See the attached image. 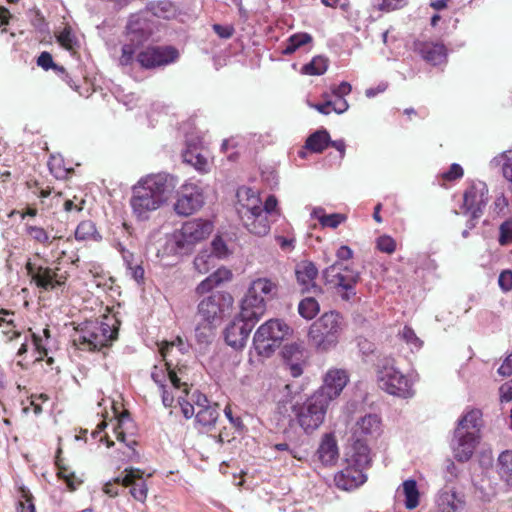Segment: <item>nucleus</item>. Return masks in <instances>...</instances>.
Masks as SVG:
<instances>
[{
	"label": "nucleus",
	"mask_w": 512,
	"mask_h": 512,
	"mask_svg": "<svg viewBox=\"0 0 512 512\" xmlns=\"http://www.w3.org/2000/svg\"><path fill=\"white\" fill-rule=\"evenodd\" d=\"M212 251L210 252L215 259L225 258L228 255V248L221 237H216L211 243Z\"/></svg>",
	"instance_id": "nucleus-48"
},
{
	"label": "nucleus",
	"mask_w": 512,
	"mask_h": 512,
	"mask_svg": "<svg viewBox=\"0 0 512 512\" xmlns=\"http://www.w3.org/2000/svg\"><path fill=\"white\" fill-rule=\"evenodd\" d=\"M331 96L322 95V114L335 112L341 114L348 109V103L344 96L351 92V85L348 82H342L332 90Z\"/></svg>",
	"instance_id": "nucleus-19"
},
{
	"label": "nucleus",
	"mask_w": 512,
	"mask_h": 512,
	"mask_svg": "<svg viewBox=\"0 0 512 512\" xmlns=\"http://www.w3.org/2000/svg\"><path fill=\"white\" fill-rule=\"evenodd\" d=\"M351 441L352 443L345 454L346 464L366 473L372 465L371 450L365 440L356 438L351 439Z\"/></svg>",
	"instance_id": "nucleus-16"
},
{
	"label": "nucleus",
	"mask_w": 512,
	"mask_h": 512,
	"mask_svg": "<svg viewBox=\"0 0 512 512\" xmlns=\"http://www.w3.org/2000/svg\"><path fill=\"white\" fill-rule=\"evenodd\" d=\"M292 333L291 328L280 319H270L255 332L253 345L258 355L270 357L281 342Z\"/></svg>",
	"instance_id": "nucleus-6"
},
{
	"label": "nucleus",
	"mask_w": 512,
	"mask_h": 512,
	"mask_svg": "<svg viewBox=\"0 0 512 512\" xmlns=\"http://www.w3.org/2000/svg\"><path fill=\"white\" fill-rule=\"evenodd\" d=\"M219 417L218 405L212 404L196 411V422L204 428H212Z\"/></svg>",
	"instance_id": "nucleus-35"
},
{
	"label": "nucleus",
	"mask_w": 512,
	"mask_h": 512,
	"mask_svg": "<svg viewBox=\"0 0 512 512\" xmlns=\"http://www.w3.org/2000/svg\"><path fill=\"white\" fill-rule=\"evenodd\" d=\"M401 491L405 496V507L408 510H413L419 505V490L417 487V482L414 479L405 480L401 485ZM400 492V488L398 489Z\"/></svg>",
	"instance_id": "nucleus-33"
},
{
	"label": "nucleus",
	"mask_w": 512,
	"mask_h": 512,
	"mask_svg": "<svg viewBox=\"0 0 512 512\" xmlns=\"http://www.w3.org/2000/svg\"><path fill=\"white\" fill-rule=\"evenodd\" d=\"M303 75H320V56H314L312 60L301 68Z\"/></svg>",
	"instance_id": "nucleus-54"
},
{
	"label": "nucleus",
	"mask_w": 512,
	"mask_h": 512,
	"mask_svg": "<svg viewBox=\"0 0 512 512\" xmlns=\"http://www.w3.org/2000/svg\"><path fill=\"white\" fill-rule=\"evenodd\" d=\"M367 481V474L362 472L361 469L348 465L341 471L335 474L334 484L338 489L343 491L354 490Z\"/></svg>",
	"instance_id": "nucleus-21"
},
{
	"label": "nucleus",
	"mask_w": 512,
	"mask_h": 512,
	"mask_svg": "<svg viewBox=\"0 0 512 512\" xmlns=\"http://www.w3.org/2000/svg\"><path fill=\"white\" fill-rule=\"evenodd\" d=\"M115 320L105 317L104 321L88 320L75 328L73 343L82 350L95 351L111 345L117 338Z\"/></svg>",
	"instance_id": "nucleus-2"
},
{
	"label": "nucleus",
	"mask_w": 512,
	"mask_h": 512,
	"mask_svg": "<svg viewBox=\"0 0 512 512\" xmlns=\"http://www.w3.org/2000/svg\"><path fill=\"white\" fill-rule=\"evenodd\" d=\"M348 375L344 370H329L322 381V404L328 403L337 398L344 387L347 385ZM325 414L324 405H322V416Z\"/></svg>",
	"instance_id": "nucleus-13"
},
{
	"label": "nucleus",
	"mask_w": 512,
	"mask_h": 512,
	"mask_svg": "<svg viewBox=\"0 0 512 512\" xmlns=\"http://www.w3.org/2000/svg\"><path fill=\"white\" fill-rule=\"evenodd\" d=\"M436 503L440 512H459L465 506L463 496L449 487L441 489L437 495Z\"/></svg>",
	"instance_id": "nucleus-24"
},
{
	"label": "nucleus",
	"mask_w": 512,
	"mask_h": 512,
	"mask_svg": "<svg viewBox=\"0 0 512 512\" xmlns=\"http://www.w3.org/2000/svg\"><path fill=\"white\" fill-rule=\"evenodd\" d=\"M27 233L35 241L45 244L49 242V235L46 230L38 226H28Z\"/></svg>",
	"instance_id": "nucleus-51"
},
{
	"label": "nucleus",
	"mask_w": 512,
	"mask_h": 512,
	"mask_svg": "<svg viewBox=\"0 0 512 512\" xmlns=\"http://www.w3.org/2000/svg\"><path fill=\"white\" fill-rule=\"evenodd\" d=\"M399 335L407 344L414 348H420L422 345L421 340L416 336L414 330L408 326H405Z\"/></svg>",
	"instance_id": "nucleus-49"
},
{
	"label": "nucleus",
	"mask_w": 512,
	"mask_h": 512,
	"mask_svg": "<svg viewBox=\"0 0 512 512\" xmlns=\"http://www.w3.org/2000/svg\"><path fill=\"white\" fill-rule=\"evenodd\" d=\"M138 45L135 43H127L122 46L121 49V56L119 58V63L122 66H128L131 65L135 59V52Z\"/></svg>",
	"instance_id": "nucleus-44"
},
{
	"label": "nucleus",
	"mask_w": 512,
	"mask_h": 512,
	"mask_svg": "<svg viewBox=\"0 0 512 512\" xmlns=\"http://www.w3.org/2000/svg\"><path fill=\"white\" fill-rule=\"evenodd\" d=\"M319 310V304L317 300L313 297H307L303 299L298 306L299 314L307 320L313 319L317 315Z\"/></svg>",
	"instance_id": "nucleus-39"
},
{
	"label": "nucleus",
	"mask_w": 512,
	"mask_h": 512,
	"mask_svg": "<svg viewBox=\"0 0 512 512\" xmlns=\"http://www.w3.org/2000/svg\"><path fill=\"white\" fill-rule=\"evenodd\" d=\"M33 281L44 290H52L64 284V279L57 277L55 271L49 267H37L36 275H33Z\"/></svg>",
	"instance_id": "nucleus-27"
},
{
	"label": "nucleus",
	"mask_w": 512,
	"mask_h": 512,
	"mask_svg": "<svg viewBox=\"0 0 512 512\" xmlns=\"http://www.w3.org/2000/svg\"><path fill=\"white\" fill-rule=\"evenodd\" d=\"M177 347L178 350L184 354L188 351V345L184 342V340L181 337H177L174 341L168 342H162L160 344V353L163 357V359L166 361V357L169 354V352L174 348Z\"/></svg>",
	"instance_id": "nucleus-41"
},
{
	"label": "nucleus",
	"mask_w": 512,
	"mask_h": 512,
	"mask_svg": "<svg viewBox=\"0 0 512 512\" xmlns=\"http://www.w3.org/2000/svg\"><path fill=\"white\" fill-rule=\"evenodd\" d=\"M312 40L311 36L307 33H298L290 36L285 42L282 53L290 55L294 53L300 46L309 43Z\"/></svg>",
	"instance_id": "nucleus-38"
},
{
	"label": "nucleus",
	"mask_w": 512,
	"mask_h": 512,
	"mask_svg": "<svg viewBox=\"0 0 512 512\" xmlns=\"http://www.w3.org/2000/svg\"><path fill=\"white\" fill-rule=\"evenodd\" d=\"M75 239L77 241H95L99 242L102 236L97 231L94 222L90 220L82 221L75 230Z\"/></svg>",
	"instance_id": "nucleus-34"
},
{
	"label": "nucleus",
	"mask_w": 512,
	"mask_h": 512,
	"mask_svg": "<svg viewBox=\"0 0 512 512\" xmlns=\"http://www.w3.org/2000/svg\"><path fill=\"white\" fill-rule=\"evenodd\" d=\"M179 52L171 46H150L140 51L136 61L144 69H154L175 62Z\"/></svg>",
	"instance_id": "nucleus-10"
},
{
	"label": "nucleus",
	"mask_w": 512,
	"mask_h": 512,
	"mask_svg": "<svg viewBox=\"0 0 512 512\" xmlns=\"http://www.w3.org/2000/svg\"><path fill=\"white\" fill-rule=\"evenodd\" d=\"M56 464H57L58 469H59V471H58V476H59L60 478H62V479L66 482V484H67L68 488H69L71 491L76 490V489H77V487L80 485L81 480H80V479H78V478L74 475V473H70V472H68V470H67L66 468H64V467H62V466L60 465L59 455H57V457H56Z\"/></svg>",
	"instance_id": "nucleus-43"
},
{
	"label": "nucleus",
	"mask_w": 512,
	"mask_h": 512,
	"mask_svg": "<svg viewBox=\"0 0 512 512\" xmlns=\"http://www.w3.org/2000/svg\"><path fill=\"white\" fill-rule=\"evenodd\" d=\"M124 473V476L116 477L115 482L121 483L123 486H131L130 494L132 497L139 502H145L148 487L142 479L143 472L136 468H126Z\"/></svg>",
	"instance_id": "nucleus-18"
},
{
	"label": "nucleus",
	"mask_w": 512,
	"mask_h": 512,
	"mask_svg": "<svg viewBox=\"0 0 512 512\" xmlns=\"http://www.w3.org/2000/svg\"><path fill=\"white\" fill-rule=\"evenodd\" d=\"M213 330H205L204 323L200 321L195 328V335L199 343H208Z\"/></svg>",
	"instance_id": "nucleus-57"
},
{
	"label": "nucleus",
	"mask_w": 512,
	"mask_h": 512,
	"mask_svg": "<svg viewBox=\"0 0 512 512\" xmlns=\"http://www.w3.org/2000/svg\"><path fill=\"white\" fill-rule=\"evenodd\" d=\"M339 458L337 442L332 434L322 438V465H333Z\"/></svg>",
	"instance_id": "nucleus-32"
},
{
	"label": "nucleus",
	"mask_w": 512,
	"mask_h": 512,
	"mask_svg": "<svg viewBox=\"0 0 512 512\" xmlns=\"http://www.w3.org/2000/svg\"><path fill=\"white\" fill-rule=\"evenodd\" d=\"M498 243L500 246L512 244V217L507 218L499 225Z\"/></svg>",
	"instance_id": "nucleus-40"
},
{
	"label": "nucleus",
	"mask_w": 512,
	"mask_h": 512,
	"mask_svg": "<svg viewBox=\"0 0 512 512\" xmlns=\"http://www.w3.org/2000/svg\"><path fill=\"white\" fill-rule=\"evenodd\" d=\"M56 464H57L58 469H59V471H58V476H59L60 478H62V479L66 482V484H67L68 488H69L71 491L76 490V489H77V487L80 485L81 480H80V479H78V478L74 475V473H70V472H68V470H67L66 468H64V467H62V466L60 465L59 455H57V457H56Z\"/></svg>",
	"instance_id": "nucleus-42"
},
{
	"label": "nucleus",
	"mask_w": 512,
	"mask_h": 512,
	"mask_svg": "<svg viewBox=\"0 0 512 512\" xmlns=\"http://www.w3.org/2000/svg\"><path fill=\"white\" fill-rule=\"evenodd\" d=\"M344 326L343 317L339 312L330 311L322 315V350L337 345Z\"/></svg>",
	"instance_id": "nucleus-12"
},
{
	"label": "nucleus",
	"mask_w": 512,
	"mask_h": 512,
	"mask_svg": "<svg viewBox=\"0 0 512 512\" xmlns=\"http://www.w3.org/2000/svg\"><path fill=\"white\" fill-rule=\"evenodd\" d=\"M275 289V283L267 278H258L252 281L241 301L239 315L244 320H250L256 324L266 311L265 296L272 294Z\"/></svg>",
	"instance_id": "nucleus-4"
},
{
	"label": "nucleus",
	"mask_w": 512,
	"mask_h": 512,
	"mask_svg": "<svg viewBox=\"0 0 512 512\" xmlns=\"http://www.w3.org/2000/svg\"><path fill=\"white\" fill-rule=\"evenodd\" d=\"M236 211L240 218H244L252 211L262 207V201L256 191L249 187H240L236 192Z\"/></svg>",
	"instance_id": "nucleus-22"
},
{
	"label": "nucleus",
	"mask_w": 512,
	"mask_h": 512,
	"mask_svg": "<svg viewBox=\"0 0 512 512\" xmlns=\"http://www.w3.org/2000/svg\"><path fill=\"white\" fill-rule=\"evenodd\" d=\"M275 240L278 243V245L281 247V249L285 252H290L294 249V243H295L294 238H287V237L278 235L275 237Z\"/></svg>",
	"instance_id": "nucleus-63"
},
{
	"label": "nucleus",
	"mask_w": 512,
	"mask_h": 512,
	"mask_svg": "<svg viewBox=\"0 0 512 512\" xmlns=\"http://www.w3.org/2000/svg\"><path fill=\"white\" fill-rule=\"evenodd\" d=\"M215 287H217V281H214L210 276H208L198 284L196 287V292L198 294H204L211 291Z\"/></svg>",
	"instance_id": "nucleus-61"
},
{
	"label": "nucleus",
	"mask_w": 512,
	"mask_h": 512,
	"mask_svg": "<svg viewBox=\"0 0 512 512\" xmlns=\"http://www.w3.org/2000/svg\"><path fill=\"white\" fill-rule=\"evenodd\" d=\"M233 297L226 292H216L200 301L197 315L205 330H213L233 308Z\"/></svg>",
	"instance_id": "nucleus-7"
},
{
	"label": "nucleus",
	"mask_w": 512,
	"mask_h": 512,
	"mask_svg": "<svg viewBox=\"0 0 512 512\" xmlns=\"http://www.w3.org/2000/svg\"><path fill=\"white\" fill-rule=\"evenodd\" d=\"M346 220V215L341 213L323 214L322 227L337 228Z\"/></svg>",
	"instance_id": "nucleus-46"
},
{
	"label": "nucleus",
	"mask_w": 512,
	"mask_h": 512,
	"mask_svg": "<svg viewBox=\"0 0 512 512\" xmlns=\"http://www.w3.org/2000/svg\"><path fill=\"white\" fill-rule=\"evenodd\" d=\"M33 344L36 352L38 353V357H36V361L43 360L44 356H47V340H45L41 335L36 333L32 334Z\"/></svg>",
	"instance_id": "nucleus-50"
},
{
	"label": "nucleus",
	"mask_w": 512,
	"mask_h": 512,
	"mask_svg": "<svg viewBox=\"0 0 512 512\" xmlns=\"http://www.w3.org/2000/svg\"><path fill=\"white\" fill-rule=\"evenodd\" d=\"M498 473L508 484H512V451L506 450L498 457Z\"/></svg>",
	"instance_id": "nucleus-36"
},
{
	"label": "nucleus",
	"mask_w": 512,
	"mask_h": 512,
	"mask_svg": "<svg viewBox=\"0 0 512 512\" xmlns=\"http://www.w3.org/2000/svg\"><path fill=\"white\" fill-rule=\"evenodd\" d=\"M38 66L42 67L44 70H48L50 68L58 69V67L54 64L52 56L48 52H42L37 59Z\"/></svg>",
	"instance_id": "nucleus-60"
},
{
	"label": "nucleus",
	"mask_w": 512,
	"mask_h": 512,
	"mask_svg": "<svg viewBox=\"0 0 512 512\" xmlns=\"http://www.w3.org/2000/svg\"><path fill=\"white\" fill-rule=\"evenodd\" d=\"M126 29L129 41L138 46L147 41L150 37V31L147 28L146 21L139 17L131 18Z\"/></svg>",
	"instance_id": "nucleus-29"
},
{
	"label": "nucleus",
	"mask_w": 512,
	"mask_h": 512,
	"mask_svg": "<svg viewBox=\"0 0 512 512\" xmlns=\"http://www.w3.org/2000/svg\"><path fill=\"white\" fill-rule=\"evenodd\" d=\"M57 41L63 48L67 50H72L76 43L75 37L71 31V28L69 27H66L62 32L59 33L57 36Z\"/></svg>",
	"instance_id": "nucleus-47"
},
{
	"label": "nucleus",
	"mask_w": 512,
	"mask_h": 512,
	"mask_svg": "<svg viewBox=\"0 0 512 512\" xmlns=\"http://www.w3.org/2000/svg\"><path fill=\"white\" fill-rule=\"evenodd\" d=\"M463 169L459 164H452L450 169L443 173V178L448 181L459 179L463 176Z\"/></svg>",
	"instance_id": "nucleus-59"
},
{
	"label": "nucleus",
	"mask_w": 512,
	"mask_h": 512,
	"mask_svg": "<svg viewBox=\"0 0 512 512\" xmlns=\"http://www.w3.org/2000/svg\"><path fill=\"white\" fill-rule=\"evenodd\" d=\"M182 193L174 204L178 215L188 216L200 209L204 204V196L200 188L193 184L182 187Z\"/></svg>",
	"instance_id": "nucleus-14"
},
{
	"label": "nucleus",
	"mask_w": 512,
	"mask_h": 512,
	"mask_svg": "<svg viewBox=\"0 0 512 512\" xmlns=\"http://www.w3.org/2000/svg\"><path fill=\"white\" fill-rule=\"evenodd\" d=\"M305 149L320 152V130H316L307 140Z\"/></svg>",
	"instance_id": "nucleus-56"
},
{
	"label": "nucleus",
	"mask_w": 512,
	"mask_h": 512,
	"mask_svg": "<svg viewBox=\"0 0 512 512\" xmlns=\"http://www.w3.org/2000/svg\"><path fill=\"white\" fill-rule=\"evenodd\" d=\"M21 492V498L22 500H19L17 511L18 512H36L35 506L32 502V495L29 492L28 489L25 487L20 488Z\"/></svg>",
	"instance_id": "nucleus-45"
},
{
	"label": "nucleus",
	"mask_w": 512,
	"mask_h": 512,
	"mask_svg": "<svg viewBox=\"0 0 512 512\" xmlns=\"http://www.w3.org/2000/svg\"><path fill=\"white\" fill-rule=\"evenodd\" d=\"M298 422L306 433H312L320 426V396L314 394L309 398L300 412Z\"/></svg>",
	"instance_id": "nucleus-17"
},
{
	"label": "nucleus",
	"mask_w": 512,
	"mask_h": 512,
	"mask_svg": "<svg viewBox=\"0 0 512 512\" xmlns=\"http://www.w3.org/2000/svg\"><path fill=\"white\" fill-rule=\"evenodd\" d=\"M182 157L185 163L193 166L198 172L207 173L209 171L210 165L207 157L199 152L196 147H188L183 152Z\"/></svg>",
	"instance_id": "nucleus-31"
},
{
	"label": "nucleus",
	"mask_w": 512,
	"mask_h": 512,
	"mask_svg": "<svg viewBox=\"0 0 512 512\" xmlns=\"http://www.w3.org/2000/svg\"><path fill=\"white\" fill-rule=\"evenodd\" d=\"M193 264L195 270H197L200 274H206L216 266V259L208 251H201L195 257Z\"/></svg>",
	"instance_id": "nucleus-37"
},
{
	"label": "nucleus",
	"mask_w": 512,
	"mask_h": 512,
	"mask_svg": "<svg viewBox=\"0 0 512 512\" xmlns=\"http://www.w3.org/2000/svg\"><path fill=\"white\" fill-rule=\"evenodd\" d=\"M381 432V420L376 414L361 417L352 428L351 439L376 437Z\"/></svg>",
	"instance_id": "nucleus-23"
},
{
	"label": "nucleus",
	"mask_w": 512,
	"mask_h": 512,
	"mask_svg": "<svg viewBox=\"0 0 512 512\" xmlns=\"http://www.w3.org/2000/svg\"><path fill=\"white\" fill-rule=\"evenodd\" d=\"M255 323L244 320L240 315L236 317L224 330L226 343L234 349L244 347Z\"/></svg>",
	"instance_id": "nucleus-15"
},
{
	"label": "nucleus",
	"mask_w": 512,
	"mask_h": 512,
	"mask_svg": "<svg viewBox=\"0 0 512 512\" xmlns=\"http://www.w3.org/2000/svg\"><path fill=\"white\" fill-rule=\"evenodd\" d=\"M334 148L335 154H329L325 156L329 165L339 164L345 156V142L344 140H331L327 130L322 128V153L328 148Z\"/></svg>",
	"instance_id": "nucleus-28"
},
{
	"label": "nucleus",
	"mask_w": 512,
	"mask_h": 512,
	"mask_svg": "<svg viewBox=\"0 0 512 512\" xmlns=\"http://www.w3.org/2000/svg\"><path fill=\"white\" fill-rule=\"evenodd\" d=\"M498 283L502 290L510 291L512 289V271L506 270L501 272Z\"/></svg>",
	"instance_id": "nucleus-58"
},
{
	"label": "nucleus",
	"mask_w": 512,
	"mask_h": 512,
	"mask_svg": "<svg viewBox=\"0 0 512 512\" xmlns=\"http://www.w3.org/2000/svg\"><path fill=\"white\" fill-rule=\"evenodd\" d=\"M241 222L251 234L257 236H265L270 231V222L262 207L242 218Z\"/></svg>",
	"instance_id": "nucleus-25"
},
{
	"label": "nucleus",
	"mask_w": 512,
	"mask_h": 512,
	"mask_svg": "<svg viewBox=\"0 0 512 512\" xmlns=\"http://www.w3.org/2000/svg\"><path fill=\"white\" fill-rule=\"evenodd\" d=\"M480 422L481 413L479 410L469 411L458 421L451 442L454 457L458 461H467L473 455L478 442Z\"/></svg>",
	"instance_id": "nucleus-3"
},
{
	"label": "nucleus",
	"mask_w": 512,
	"mask_h": 512,
	"mask_svg": "<svg viewBox=\"0 0 512 512\" xmlns=\"http://www.w3.org/2000/svg\"><path fill=\"white\" fill-rule=\"evenodd\" d=\"M488 203V189L484 182L472 183L463 195L464 213L472 215L473 219H478Z\"/></svg>",
	"instance_id": "nucleus-11"
},
{
	"label": "nucleus",
	"mask_w": 512,
	"mask_h": 512,
	"mask_svg": "<svg viewBox=\"0 0 512 512\" xmlns=\"http://www.w3.org/2000/svg\"><path fill=\"white\" fill-rule=\"evenodd\" d=\"M213 30L220 38L223 39L230 38L234 33V28L230 25L214 24Z\"/></svg>",
	"instance_id": "nucleus-62"
},
{
	"label": "nucleus",
	"mask_w": 512,
	"mask_h": 512,
	"mask_svg": "<svg viewBox=\"0 0 512 512\" xmlns=\"http://www.w3.org/2000/svg\"><path fill=\"white\" fill-rule=\"evenodd\" d=\"M498 373L502 376H510L512 374V353L504 360L498 369Z\"/></svg>",
	"instance_id": "nucleus-64"
},
{
	"label": "nucleus",
	"mask_w": 512,
	"mask_h": 512,
	"mask_svg": "<svg viewBox=\"0 0 512 512\" xmlns=\"http://www.w3.org/2000/svg\"><path fill=\"white\" fill-rule=\"evenodd\" d=\"M322 277L325 284L334 289L341 300L351 302L356 298L355 286L360 280V273L352 267L337 261L325 269Z\"/></svg>",
	"instance_id": "nucleus-5"
},
{
	"label": "nucleus",
	"mask_w": 512,
	"mask_h": 512,
	"mask_svg": "<svg viewBox=\"0 0 512 512\" xmlns=\"http://www.w3.org/2000/svg\"><path fill=\"white\" fill-rule=\"evenodd\" d=\"M295 274L303 292L309 291L311 288L315 287L318 269L313 263L309 261L298 263L296 265Z\"/></svg>",
	"instance_id": "nucleus-26"
},
{
	"label": "nucleus",
	"mask_w": 512,
	"mask_h": 512,
	"mask_svg": "<svg viewBox=\"0 0 512 512\" xmlns=\"http://www.w3.org/2000/svg\"><path fill=\"white\" fill-rule=\"evenodd\" d=\"M213 231V224L208 220L193 219L185 222L173 234L175 253L188 254L195 245L206 239Z\"/></svg>",
	"instance_id": "nucleus-8"
},
{
	"label": "nucleus",
	"mask_w": 512,
	"mask_h": 512,
	"mask_svg": "<svg viewBox=\"0 0 512 512\" xmlns=\"http://www.w3.org/2000/svg\"><path fill=\"white\" fill-rule=\"evenodd\" d=\"M378 385L393 396L406 399L414 395L411 380L395 368L393 360H386L378 370Z\"/></svg>",
	"instance_id": "nucleus-9"
},
{
	"label": "nucleus",
	"mask_w": 512,
	"mask_h": 512,
	"mask_svg": "<svg viewBox=\"0 0 512 512\" xmlns=\"http://www.w3.org/2000/svg\"><path fill=\"white\" fill-rule=\"evenodd\" d=\"M377 247L381 252L391 254L396 249V243L390 236H381L377 240Z\"/></svg>",
	"instance_id": "nucleus-53"
},
{
	"label": "nucleus",
	"mask_w": 512,
	"mask_h": 512,
	"mask_svg": "<svg viewBox=\"0 0 512 512\" xmlns=\"http://www.w3.org/2000/svg\"><path fill=\"white\" fill-rule=\"evenodd\" d=\"M422 57L432 65H439L446 60V48L443 44L425 43L420 49Z\"/></svg>",
	"instance_id": "nucleus-30"
},
{
	"label": "nucleus",
	"mask_w": 512,
	"mask_h": 512,
	"mask_svg": "<svg viewBox=\"0 0 512 512\" xmlns=\"http://www.w3.org/2000/svg\"><path fill=\"white\" fill-rule=\"evenodd\" d=\"M177 180L167 173L150 174L142 177L133 187L130 207L138 221H146L152 212L158 210L171 197Z\"/></svg>",
	"instance_id": "nucleus-1"
},
{
	"label": "nucleus",
	"mask_w": 512,
	"mask_h": 512,
	"mask_svg": "<svg viewBox=\"0 0 512 512\" xmlns=\"http://www.w3.org/2000/svg\"><path fill=\"white\" fill-rule=\"evenodd\" d=\"M209 276L214 281H217V286H219L222 283L231 280L232 272L229 269L225 268V267H221V268H218L215 272H213Z\"/></svg>",
	"instance_id": "nucleus-55"
},
{
	"label": "nucleus",
	"mask_w": 512,
	"mask_h": 512,
	"mask_svg": "<svg viewBox=\"0 0 512 512\" xmlns=\"http://www.w3.org/2000/svg\"><path fill=\"white\" fill-rule=\"evenodd\" d=\"M282 358L293 377H299L303 373L307 352L299 343L287 344L282 349Z\"/></svg>",
	"instance_id": "nucleus-20"
},
{
	"label": "nucleus",
	"mask_w": 512,
	"mask_h": 512,
	"mask_svg": "<svg viewBox=\"0 0 512 512\" xmlns=\"http://www.w3.org/2000/svg\"><path fill=\"white\" fill-rule=\"evenodd\" d=\"M407 4L406 0H380L377 8L381 11L390 12L403 8Z\"/></svg>",
	"instance_id": "nucleus-52"
}]
</instances>
